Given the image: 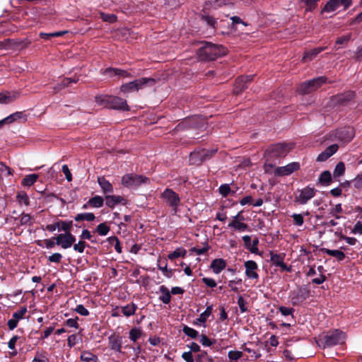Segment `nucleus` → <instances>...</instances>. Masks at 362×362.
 Instances as JSON below:
<instances>
[{
    "label": "nucleus",
    "instance_id": "nucleus-45",
    "mask_svg": "<svg viewBox=\"0 0 362 362\" xmlns=\"http://www.w3.org/2000/svg\"><path fill=\"white\" fill-rule=\"evenodd\" d=\"M81 359L84 362H96L97 356L90 352H83L81 356Z\"/></svg>",
    "mask_w": 362,
    "mask_h": 362
},
{
    "label": "nucleus",
    "instance_id": "nucleus-3",
    "mask_svg": "<svg viewBox=\"0 0 362 362\" xmlns=\"http://www.w3.org/2000/svg\"><path fill=\"white\" fill-rule=\"evenodd\" d=\"M202 46L197 52L198 57L201 60H214L218 57L224 55L226 49L221 45H216L210 42H202Z\"/></svg>",
    "mask_w": 362,
    "mask_h": 362
},
{
    "label": "nucleus",
    "instance_id": "nucleus-12",
    "mask_svg": "<svg viewBox=\"0 0 362 362\" xmlns=\"http://www.w3.org/2000/svg\"><path fill=\"white\" fill-rule=\"evenodd\" d=\"M298 195H295L294 202L304 205L315 196L316 189L308 185L303 189H298Z\"/></svg>",
    "mask_w": 362,
    "mask_h": 362
},
{
    "label": "nucleus",
    "instance_id": "nucleus-43",
    "mask_svg": "<svg viewBox=\"0 0 362 362\" xmlns=\"http://www.w3.org/2000/svg\"><path fill=\"white\" fill-rule=\"evenodd\" d=\"M16 200L21 204H23L26 206L30 205L29 197L25 192H18V194L16 195Z\"/></svg>",
    "mask_w": 362,
    "mask_h": 362
},
{
    "label": "nucleus",
    "instance_id": "nucleus-24",
    "mask_svg": "<svg viewBox=\"0 0 362 362\" xmlns=\"http://www.w3.org/2000/svg\"><path fill=\"white\" fill-rule=\"evenodd\" d=\"M23 115L22 112H16L6 117L5 119L0 120V127H2L4 124H11L15 121L22 119Z\"/></svg>",
    "mask_w": 362,
    "mask_h": 362
},
{
    "label": "nucleus",
    "instance_id": "nucleus-13",
    "mask_svg": "<svg viewBox=\"0 0 362 362\" xmlns=\"http://www.w3.org/2000/svg\"><path fill=\"white\" fill-rule=\"evenodd\" d=\"M300 165L298 162L291 163L284 167H277L274 169V175L278 177L287 176L299 170Z\"/></svg>",
    "mask_w": 362,
    "mask_h": 362
},
{
    "label": "nucleus",
    "instance_id": "nucleus-59",
    "mask_svg": "<svg viewBox=\"0 0 362 362\" xmlns=\"http://www.w3.org/2000/svg\"><path fill=\"white\" fill-rule=\"evenodd\" d=\"M238 305L239 307V309H240V311L242 313H244L247 311V307L246 306V302L244 300V298L241 296L238 297Z\"/></svg>",
    "mask_w": 362,
    "mask_h": 362
},
{
    "label": "nucleus",
    "instance_id": "nucleus-28",
    "mask_svg": "<svg viewBox=\"0 0 362 362\" xmlns=\"http://www.w3.org/2000/svg\"><path fill=\"white\" fill-rule=\"evenodd\" d=\"M187 253V251L185 250V248L177 247L175 249V250H174V252L168 254V258L170 261H173L175 258H179V257L185 258Z\"/></svg>",
    "mask_w": 362,
    "mask_h": 362
},
{
    "label": "nucleus",
    "instance_id": "nucleus-38",
    "mask_svg": "<svg viewBox=\"0 0 362 362\" xmlns=\"http://www.w3.org/2000/svg\"><path fill=\"white\" fill-rule=\"evenodd\" d=\"M110 232V226L105 222L98 224L95 229V233H98V234L105 236L108 235Z\"/></svg>",
    "mask_w": 362,
    "mask_h": 362
},
{
    "label": "nucleus",
    "instance_id": "nucleus-55",
    "mask_svg": "<svg viewBox=\"0 0 362 362\" xmlns=\"http://www.w3.org/2000/svg\"><path fill=\"white\" fill-rule=\"evenodd\" d=\"M62 254L59 252H55L49 256L48 261L52 263L59 264V262L62 261Z\"/></svg>",
    "mask_w": 362,
    "mask_h": 362
},
{
    "label": "nucleus",
    "instance_id": "nucleus-21",
    "mask_svg": "<svg viewBox=\"0 0 362 362\" xmlns=\"http://www.w3.org/2000/svg\"><path fill=\"white\" fill-rule=\"evenodd\" d=\"M226 266V261L222 258L215 259L211 263V269H212L214 274H219L225 269Z\"/></svg>",
    "mask_w": 362,
    "mask_h": 362
},
{
    "label": "nucleus",
    "instance_id": "nucleus-60",
    "mask_svg": "<svg viewBox=\"0 0 362 362\" xmlns=\"http://www.w3.org/2000/svg\"><path fill=\"white\" fill-rule=\"evenodd\" d=\"M75 311L76 313L79 314L81 316H88L89 315V311L87 310L83 305H78L75 308Z\"/></svg>",
    "mask_w": 362,
    "mask_h": 362
},
{
    "label": "nucleus",
    "instance_id": "nucleus-14",
    "mask_svg": "<svg viewBox=\"0 0 362 362\" xmlns=\"http://www.w3.org/2000/svg\"><path fill=\"white\" fill-rule=\"evenodd\" d=\"M352 4L351 0H329L325 4L323 11L331 13L343 6L344 9L348 8Z\"/></svg>",
    "mask_w": 362,
    "mask_h": 362
},
{
    "label": "nucleus",
    "instance_id": "nucleus-33",
    "mask_svg": "<svg viewBox=\"0 0 362 362\" xmlns=\"http://www.w3.org/2000/svg\"><path fill=\"white\" fill-rule=\"evenodd\" d=\"M318 182L323 185H329L332 182V175L330 171L325 170L322 172L318 177Z\"/></svg>",
    "mask_w": 362,
    "mask_h": 362
},
{
    "label": "nucleus",
    "instance_id": "nucleus-58",
    "mask_svg": "<svg viewBox=\"0 0 362 362\" xmlns=\"http://www.w3.org/2000/svg\"><path fill=\"white\" fill-rule=\"evenodd\" d=\"M291 218H293L294 224L298 226H301L304 223L303 216L300 214H294L291 215Z\"/></svg>",
    "mask_w": 362,
    "mask_h": 362
},
{
    "label": "nucleus",
    "instance_id": "nucleus-22",
    "mask_svg": "<svg viewBox=\"0 0 362 362\" xmlns=\"http://www.w3.org/2000/svg\"><path fill=\"white\" fill-rule=\"evenodd\" d=\"M159 292H160L162 294L158 298L159 300L165 305L169 304V303L171 302L172 297L168 287L165 286H159Z\"/></svg>",
    "mask_w": 362,
    "mask_h": 362
},
{
    "label": "nucleus",
    "instance_id": "nucleus-7",
    "mask_svg": "<svg viewBox=\"0 0 362 362\" xmlns=\"http://www.w3.org/2000/svg\"><path fill=\"white\" fill-rule=\"evenodd\" d=\"M148 183V177L142 175L128 173L122 177V185L126 188L135 189L142 185Z\"/></svg>",
    "mask_w": 362,
    "mask_h": 362
},
{
    "label": "nucleus",
    "instance_id": "nucleus-48",
    "mask_svg": "<svg viewBox=\"0 0 362 362\" xmlns=\"http://www.w3.org/2000/svg\"><path fill=\"white\" fill-rule=\"evenodd\" d=\"M79 81V76L75 75L71 77H66L62 81V86L63 87H66L69 86L71 83H76Z\"/></svg>",
    "mask_w": 362,
    "mask_h": 362
},
{
    "label": "nucleus",
    "instance_id": "nucleus-56",
    "mask_svg": "<svg viewBox=\"0 0 362 362\" xmlns=\"http://www.w3.org/2000/svg\"><path fill=\"white\" fill-rule=\"evenodd\" d=\"M32 362H49V358L46 356L45 353L36 352Z\"/></svg>",
    "mask_w": 362,
    "mask_h": 362
},
{
    "label": "nucleus",
    "instance_id": "nucleus-35",
    "mask_svg": "<svg viewBox=\"0 0 362 362\" xmlns=\"http://www.w3.org/2000/svg\"><path fill=\"white\" fill-rule=\"evenodd\" d=\"M213 310L212 305H209L206 307V310L204 312L202 313L199 317L197 318V321L199 323H205L207 321V319L210 315H211Z\"/></svg>",
    "mask_w": 362,
    "mask_h": 362
},
{
    "label": "nucleus",
    "instance_id": "nucleus-29",
    "mask_svg": "<svg viewBox=\"0 0 362 362\" xmlns=\"http://www.w3.org/2000/svg\"><path fill=\"white\" fill-rule=\"evenodd\" d=\"M74 219L76 222H81L84 221L92 222L95 219V216L93 213H83L76 214Z\"/></svg>",
    "mask_w": 362,
    "mask_h": 362
},
{
    "label": "nucleus",
    "instance_id": "nucleus-30",
    "mask_svg": "<svg viewBox=\"0 0 362 362\" xmlns=\"http://www.w3.org/2000/svg\"><path fill=\"white\" fill-rule=\"evenodd\" d=\"M39 177V175L37 174H29L23 177L22 180V185L25 187H31L33 185L35 182H36L37 179Z\"/></svg>",
    "mask_w": 362,
    "mask_h": 362
},
{
    "label": "nucleus",
    "instance_id": "nucleus-39",
    "mask_svg": "<svg viewBox=\"0 0 362 362\" xmlns=\"http://www.w3.org/2000/svg\"><path fill=\"white\" fill-rule=\"evenodd\" d=\"M52 239H55L56 245H59L63 249H68L71 247L73 245L72 243H70L68 240L62 238L57 235V237H52Z\"/></svg>",
    "mask_w": 362,
    "mask_h": 362
},
{
    "label": "nucleus",
    "instance_id": "nucleus-10",
    "mask_svg": "<svg viewBox=\"0 0 362 362\" xmlns=\"http://www.w3.org/2000/svg\"><path fill=\"white\" fill-rule=\"evenodd\" d=\"M160 197L165 204L171 207L174 214L177 213L178 206L181 204V199L177 193L170 188H167L161 193Z\"/></svg>",
    "mask_w": 362,
    "mask_h": 362
},
{
    "label": "nucleus",
    "instance_id": "nucleus-25",
    "mask_svg": "<svg viewBox=\"0 0 362 362\" xmlns=\"http://www.w3.org/2000/svg\"><path fill=\"white\" fill-rule=\"evenodd\" d=\"M321 252L327 254V255L336 257L337 261H342L345 258V254L341 250H332L325 247L321 248Z\"/></svg>",
    "mask_w": 362,
    "mask_h": 362
},
{
    "label": "nucleus",
    "instance_id": "nucleus-31",
    "mask_svg": "<svg viewBox=\"0 0 362 362\" xmlns=\"http://www.w3.org/2000/svg\"><path fill=\"white\" fill-rule=\"evenodd\" d=\"M105 199L101 196L95 195V197L89 199L88 204L94 208H100L103 206Z\"/></svg>",
    "mask_w": 362,
    "mask_h": 362
},
{
    "label": "nucleus",
    "instance_id": "nucleus-32",
    "mask_svg": "<svg viewBox=\"0 0 362 362\" xmlns=\"http://www.w3.org/2000/svg\"><path fill=\"white\" fill-rule=\"evenodd\" d=\"M138 307L134 303H132L126 306L122 307V313L126 317H129L135 313Z\"/></svg>",
    "mask_w": 362,
    "mask_h": 362
},
{
    "label": "nucleus",
    "instance_id": "nucleus-47",
    "mask_svg": "<svg viewBox=\"0 0 362 362\" xmlns=\"http://www.w3.org/2000/svg\"><path fill=\"white\" fill-rule=\"evenodd\" d=\"M20 224L22 226H32L33 224V218L30 216L29 214L23 213L21 214V218H20Z\"/></svg>",
    "mask_w": 362,
    "mask_h": 362
},
{
    "label": "nucleus",
    "instance_id": "nucleus-27",
    "mask_svg": "<svg viewBox=\"0 0 362 362\" xmlns=\"http://www.w3.org/2000/svg\"><path fill=\"white\" fill-rule=\"evenodd\" d=\"M228 227L233 228L234 230L241 232L248 230L247 224L243 223V221H238L236 220H232V221L228 224Z\"/></svg>",
    "mask_w": 362,
    "mask_h": 362
},
{
    "label": "nucleus",
    "instance_id": "nucleus-20",
    "mask_svg": "<svg viewBox=\"0 0 362 362\" xmlns=\"http://www.w3.org/2000/svg\"><path fill=\"white\" fill-rule=\"evenodd\" d=\"M109 347L117 353H122V337L115 334L108 337Z\"/></svg>",
    "mask_w": 362,
    "mask_h": 362
},
{
    "label": "nucleus",
    "instance_id": "nucleus-16",
    "mask_svg": "<svg viewBox=\"0 0 362 362\" xmlns=\"http://www.w3.org/2000/svg\"><path fill=\"white\" fill-rule=\"evenodd\" d=\"M255 75H242L235 80L234 93L239 94L247 88V83L252 81Z\"/></svg>",
    "mask_w": 362,
    "mask_h": 362
},
{
    "label": "nucleus",
    "instance_id": "nucleus-51",
    "mask_svg": "<svg viewBox=\"0 0 362 362\" xmlns=\"http://www.w3.org/2000/svg\"><path fill=\"white\" fill-rule=\"evenodd\" d=\"M86 246V242L81 240L78 243L73 245V250L78 253H83Z\"/></svg>",
    "mask_w": 362,
    "mask_h": 362
},
{
    "label": "nucleus",
    "instance_id": "nucleus-37",
    "mask_svg": "<svg viewBox=\"0 0 362 362\" xmlns=\"http://www.w3.org/2000/svg\"><path fill=\"white\" fill-rule=\"evenodd\" d=\"M182 332H184V334L185 335H187L192 339H195L198 337H199V336L201 335V334H199V332L197 330H196L193 328H191L187 325H184V327H182Z\"/></svg>",
    "mask_w": 362,
    "mask_h": 362
},
{
    "label": "nucleus",
    "instance_id": "nucleus-49",
    "mask_svg": "<svg viewBox=\"0 0 362 362\" xmlns=\"http://www.w3.org/2000/svg\"><path fill=\"white\" fill-rule=\"evenodd\" d=\"M202 20L206 22L207 25L211 26L213 28H215L218 25V18H214L210 16H204L202 17Z\"/></svg>",
    "mask_w": 362,
    "mask_h": 362
},
{
    "label": "nucleus",
    "instance_id": "nucleus-41",
    "mask_svg": "<svg viewBox=\"0 0 362 362\" xmlns=\"http://www.w3.org/2000/svg\"><path fill=\"white\" fill-rule=\"evenodd\" d=\"M345 172V166L343 162L340 161L335 165L333 175L334 177H339L344 174Z\"/></svg>",
    "mask_w": 362,
    "mask_h": 362
},
{
    "label": "nucleus",
    "instance_id": "nucleus-19",
    "mask_svg": "<svg viewBox=\"0 0 362 362\" xmlns=\"http://www.w3.org/2000/svg\"><path fill=\"white\" fill-rule=\"evenodd\" d=\"M327 48V47L321 46L305 51L302 58V60L304 62H310L313 59H314L320 52L325 50Z\"/></svg>",
    "mask_w": 362,
    "mask_h": 362
},
{
    "label": "nucleus",
    "instance_id": "nucleus-23",
    "mask_svg": "<svg viewBox=\"0 0 362 362\" xmlns=\"http://www.w3.org/2000/svg\"><path fill=\"white\" fill-rule=\"evenodd\" d=\"M98 182L99 186H100V187L102 188L103 192H104L105 194L112 193V185L111 184V182L108 181L107 179H106L104 177H98Z\"/></svg>",
    "mask_w": 362,
    "mask_h": 362
},
{
    "label": "nucleus",
    "instance_id": "nucleus-40",
    "mask_svg": "<svg viewBox=\"0 0 362 362\" xmlns=\"http://www.w3.org/2000/svg\"><path fill=\"white\" fill-rule=\"evenodd\" d=\"M199 341H200L202 346L209 347L215 344L216 340L210 339L207 335L204 334H202L200 337H199Z\"/></svg>",
    "mask_w": 362,
    "mask_h": 362
},
{
    "label": "nucleus",
    "instance_id": "nucleus-61",
    "mask_svg": "<svg viewBox=\"0 0 362 362\" xmlns=\"http://www.w3.org/2000/svg\"><path fill=\"white\" fill-rule=\"evenodd\" d=\"M209 250V247L208 245H206V247H202V248L192 247V248H191L190 251L192 252L195 253L197 255H204L205 253H207Z\"/></svg>",
    "mask_w": 362,
    "mask_h": 362
},
{
    "label": "nucleus",
    "instance_id": "nucleus-52",
    "mask_svg": "<svg viewBox=\"0 0 362 362\" xmlns=\"http://www.w3.org/2000/svg\"><path fill=\"white\" fill-rule=\"evenodd\" d=\"M243 356V353L239 351H230L228 353V357L229 360L233 361H238Z\"/></svg>",
    "mask_w": 362,
    "mask_h": 362
},
{
    "label": "nucleus",
    "instance_id": "nucleus-5",
    "mask_svg": "<svg viewBox=\"0 0 362 362\" xmlns=\"http://www.w3.org/2000/svg\"><path fill=\"white\" fill-rule=\"evenodd\" d=\"M217 151V148L195 150L189 155V163H190V165H201L203 162L214 156Z\"/></svg>",
    "mask_w": 362,
    "mask_h": 362
},
{
    "label": "nucleus",
    "instance_id": "nucleus-57",
    "mask_svg": "<svg viewBox=\"0 0 362 362\" xmlns=\"http://www.w3.org/2000/svg\"><path fill=\"white\" fill-rule=\"evenodd\" d=\"M26 312H27L26 307L20 308L19 310L13 313V315H12L13 319H18V320L23 319V316L25 315Z\"/></svg>",
    "mask_w": 362,
    "mask_h": 362
},
{
    "label": "nucleus",
    "instance_id": "nucleus-44",
    "mask_svg": "<svg viewBox=\"0 0 362 362\" xmlns=\"http://www.w3.org/2000/svg\"><path fill=\"white\" fill-rule=\"evenodd\" d=\"M72 227V221H61V228H59V231H64L65 233H71Z\"/></svg>",
    "mask_w": 362,
    "mask_h": 362
},
{
    "label": "nucleus",
    "instance_id": "nucleus-8",
    "mask_svg": "<svg viewBox=\"0 0 362 362\" xmlns=\"http://www.w3.org/2000/svg\"><path fill=\"white\" fill-rule=\"evenodd\" d=\"M155 83L154 78H141L128 83L122 84L121 91L123 93L138 91L144 86H153Z\"/></svg>",
    "mask_w": 362,
    "mask_h": 362
},
{
    "label": "nucleus",
    "instance_id": "nucleus-9",
    "mask_svg": "<svg viewBox=\"0 0 362 362\" xmlns=\"http://www.w3.org/2000/svg\"><path fill=\"white\" fill-rule=\"evenodd\" d=\"M310 296V290L305 285L298 286L290 293L291 305H300Z\"/></svg>",
    "mask_w": 362,
    "mask_h": 362
},
{
    "label": "nucleus",
    "instance_id": "nucleus-11",
    "mask_svg": "<svg viewBox=\"0 0 362 362\" xmlns=\"http://www.w3.org/2000/svg\"><path fill=\"white\" fill-rule=\"evenodd\" d=\"M356 94L354 90L345 91L342 93L337 94L331 97L330 101L334 106H347L350 102L355 98Z\"/></svg>",
    "mask_w": 362,
    "mask_h": 362
},
{
    "label": "nucleus",
    "instance_id": "nucleus-17",
    "mask_svg": "<svg viewBox=\"0 0 362 362\" xmlns=\"http://www.w3.org/2000/svg\"><path fill=\"white\" fill-rule=\"evenodd\" d=\"M354 137V130L353 127H344L337 130V138L345 144L350 142Z\"/></svg>",
    "mask_w": 362,
    "mask_h": 362
},
{
    "label": "nucleus",
    "instance_id": "nucleus-62",
    "mask_svg": "<svg viewBox=\"0 0 362 362\" xmlns=\"http://www.w3.org/2000/svg\"><path fill=\"white\" fill-rule=\"evenodd\" d=\"M337 150H338V145L334 144L328 146V147L326 148L325 149V151H323V152L328 155H330L332 156L335 153V152L337 151Z\"/></svg>",
    "mask_w": 362,
    "mask_h": 362
},
{
    "label": "nucleus",
    "instance_id": "nucleus-6",
    "mask_svg": "<svg viewBox=\"0 0 362 362\" xmlns=\"http://www.w3.org/2000/svg\"><path fill=\"white\" fill-rule=\"evenodd\" d=\"M327 83V78L325 76L314 78L310 81H305V82L300 83V85L298 87V93L303 95L310 94Z\"/></svg>",
    "mask_w": 362,
    "mask_h": 362
},
{
    "label": "nucleus",
    "instance_id": "nucleus-53",
    "mask_svg": "<svg viewBox=\"0 0 362 362\" xmlns=\"http://www.w3.org/2000/svg\"><path fill=\"white\" fill-rule=\"evenodd\" d=\"M231 189H230L229 185L227 184L221 185V186L218 187L219 194L224 197H227Z\"/></svg>",
    "mask_w": 362,
    "mask_h": 362
},
{
    "label": "nucleus",
    "instance_id": "nucleus-18",
    "mask_svg": "<svg viewBox=\"0 0 362 362\" xmlns=\"http://www.w3.org/2000/svg\"><path fill=\"white\" fill-rule=\"evenodd\" d=\"M105 205L110 209H113L116 205L120 204L126 205L127 201L120 195H105Z\"/></svg>",
    "mask_w": 362,
    "mask_h": 362
},
{
    "label": "nucleus",
    "instance_id": "nucleus-64",
    "mask_svg": "<svg viewBox=\"0 0 362 362\" xmlns=\"http://www.w3.org/2000/svg\"><path fill=\"white\" fill-rule=\"evenodd\" d=\"M353 182L354 188L361 189L362 188V174H358Z\"/></svg>",
    "mask_w": 362,
    "mask_h": 362
},
{
    "label": "nucleus",
    "instance_id": "nucleus-42",
    "mask_svg": "<svg viewBox=\"0 0 362 362\" xmlns=\"http://www.w3.org/2000/svg\"><path fill=\"white\" fill-rule=\"evenodd\" d=\"M142 335V331L139 328H132L129 332V338L131 341H136Z\"/></svg>",
    "mask_w": 362,
    "mask_h": 362
},
{
    "label": "nucleus",
    "instance_id": "nucleus-26",
    "mask_svg": "<svg viewBox=\"0 0 362 362\" xmlns=\"http://www.w3.org/2000/svg\"><path fill=\"white\" fill-rule=\"evenodd\" d=\"M269 255H270V262L272 264L274 265L275 267L280 264L284 263V253L277 254L274 252V251H270V252H269Z\"/></svg>",
    "mask_w": 362,
    "mask_h": 362
},
{
    "label": "nucleus",
    "instance_id": "nucleus-36",
    "mask_svg": "<svg viewBox=\"0 0 362 362\" xmlns=\"http://www.w3.org/2000/svg\"><path fill=\"white\" fill-rule=\"evenodd\" d=\"M104 74H109L110 76H118L119 77L122 78H125L129 76L128 71L123 69H105Z\"/></svg>",
    "mask_w": 362,
    "mask_h": 362
},
{
    "label": "nucleus",
    "instance_id": "nucleus-63",
    "mask_svg": "<svg viewBox=\"0 0 362 362\" xmlns=\"http://www.w3.org/2000/svg\"><path fill=\"white\" fill-rule=\"evenodd\" d=\"M202 282L209 288H214L216 286L215 280L211 278L204 277L202 279Z\"/></svg>",
    "mask_w": 362,
    "mask_h": 362
},
{
    "label": "nucleus",
    "instance_id": "nucleus-2",
    "mask_svg": "<svg viewBox=\"0 0 362 362\" xmlns=\"http://www.w3.org/2000/svg\"><path fill=\"white\" fill-rule=\"evenodd\" d=\"M95 102L99 105L104 106L106 108L116 110L122 112H128L129 107L127 104L125 99L118 96H111L107 95H96Z\"/></svg>",
    "mask_w": 362,
    "mask_h": 362
},
{
    "label": "nucleus",
    "instance_id": "nucleus-50",
    "mask_svg": "<svg viewBox=\"0 0 362 362\" xmlns=\"http://www.w3.org/2000/svg\"><path fill=\"white\" fill-rule=\"evenodd\" d=\"M78 317H76L75 318H69L65 320L64 325L69 327L78 329L79 325L78 322H77V321H78Z\"/></svg>",
    "mask_w": 362,
    "mask_h": 362
},
{
    "label": "nucleus",
    "instance_id": "nucleus-1",
    "mask_svg": "<svg viewBox=\"0 0 362 362\" xmlns=\"http://www.w3.org/2000/svg\"><path fill=\"white\" fill-rule=\"evenodd\" d=\"M344 341V332L337 329L323 332V334L318 336L317 344L319 348L325 349L342 344Z\"/></svg>",
    "mask_w": 362,
    "mask_h": 362
},
{
    "label": "nucleus",
    "instance_id": "nucleus-46",
    "mask_svg": "<svg viewBox=\"0 0 362 362\" xmlns=\"http://www.w3.org/2000/svg\"><path fill=\"white\" fill-rule=\"evenodd\" d=\"M342 212V208L341 203L337 204L334 206V208H332L329 212V214H331L332 216L334 217L335 219H339L341 218V216L338 215L341 214Z\"/></svg>",
    "mask_w": 362,
    "mask_h": 362
},
{
    "label": "nucleus",
    "instance_id": "nucleus-15",
    "mask_svg": "<svg viewBox=\"0 0 362 362\" xmlns=\"http://www.w3.org/2000/svg\"><path fill=\"white\" fill-rule=\"evenodd\" d=\"M245 269V274L248 279H258L259 275L257 273L258 265L257 263L252 260L245 261L244 263Z\"/></svg>",
    "mask_w": 362,
    "mask_h": 362
},
{
    "label": "nucleus",
    "instance_id": "nucleus-54",
    "mask_svg": "<svg viewBox=\"0 0 362 362\" xmlns=\"http://www.w3.org/2000/svg\"><path fill=\"white\" fill-rule=\"evenodd\" d=\"M278 310L280 311L281 315H284V316L292 315V316H293L294 309L292 308L280 306L278 308Z\"/></svg>",
    "mask_w": 362,
    "mask_h": 362
},
{
    "label": "nucleus",
    "instance_id": "nucleus-34",
    "mask_svg": "<svg viewBox=\"0 0 362 362\" xmlns=\"http://www.w3.org/2000/svg\"><path fill=\"white\" fill-rule=\"evenodd\" d=\"M18 97V93H0V103L8 104L14 101Z\"/></svg>",
    "mask_w": 362,
    "mask_h": 362
},
{
    "label": "nucleus",
    "instance_id": "nucleus-4",
    "mask_svg": "<svg viewBox=\"0 0 362 362\" xmlns=\"http://www.w3.org/2000/svg\"><path fill=\"white\" fill-rule=\"evenodd\" d=\"M293 148L291 143H276L272 144L264 151V158L268 161H274L275 159L283 158L287 156Z\"/></svg>",
    "mask_w": 362,
    "mask_h": 362
}]
</instances>
